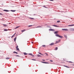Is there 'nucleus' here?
<instances>
[{
    "instance_id": "1",
    "label": "nucleus",
    "mask_w": 74,
    "mask_h": 74,
    "mask_svg": "<svg viewBox=\"0 0 74 74\" xmlns=\"http://www.w3.org/2000/svg\"><path fill=\"white\" fill-rule=\"evenodd\" d=\"M49 31H53V32H55V29H49Z\"/></svg>"
},
{
    "instance_id": "2",
    "label": "nucleus",
    "mask_w": 74,
    "mask_h": 74,
    "mask_svg": "<svg viewBox=\"0 0 74 74\" xmlns=\"http://www.w3.org/2000/svg\"><path fill=\"white\" fill-rule=\"evenodd\" d=\"M53 26H54V27H59V26L58 25H53Z\"/></svg>"
},
{
    "instance_id": "3",
    "label": "nucleus",
    "mask_w": 74,
    "mask_h": 74,
    "mask_svg": "<svg viewBox=\"0 0 74 74\" xmlns=\"http://www.w3.org/2000/svg\"><path fill=\"white\" fill-rule=\"evenodd\" d=\"M55 44V43L53 42L51 43V44H49V45H53Z\"/></svg>"
},
{
    "instance_id": "4",
    "label": "nucleus",
    "mask_w": 74,
    "mask_h": 74,
    "mask_svg": "<svg viewBox=\"0 0 74 74\" xmlns=\"http://www.w3.org/2000/svg\"><path fill=\"white\" fill-rule=\"evenodd\" d=\"M62 30H65V31H68V29H62Z\"/></svg>"
},
{
    "instance_id": "5",
    "label": "nucleus",
    "mask_w": 74,
    "mask_h": 74,
    "mask_svg": "<svg viewBox=\"0 0 74 74\" xmlns=\"http://www.w3.org/2000/svg\"><path fill=\"white\" fill-rule=\"evenodd\" d=\"M3 11H5V12H8V11H9V10H4Z\"/></svg>"
},
{
    "instance_id": "6",
    "label": "nucleus",
    "mask_w": 74,
    "mask_h": 74,
    "mask_svg": "<svg viewBox=\"0 0 74 74\" xmlns=\"http://www.w3.org/2000/svg\"><path fill=\"white\" fill-rule=\"evenodd\" d=\"M74 26V24H72L71 25H68V26Z\"/></svg>"
},
{
    "instance_id": "7",
    "label": "nucleus",
    "mask_w": 74,
    "mask_h": 74,
    "mask_svg": "<svg viewBox=\"0 0 74 74\" xmlns=\"http://www.w3.org/2000/svg\"><path fill=\"white\" fill-rule=\"evenodd\" d=\"M3 26H4L5 27H7V25L6 24H3Z\"/></svg>"
},
{
    "instance_id": "8",
    "label": "nucleus",
    "mask_w": 74,
    "mask_h": 74,
    "mask_svg": "<svg viewBox=\"0 0 74 74\" xmlns=\"http://www.w3.org/2000/svg\"><path fill=\"white\" fill-rule=\"evenodd\" d=\"M58 33V31H57L54 32V34H57Z\"/></svg>"
},
{
    "instance_id": "9",
    "label": "nucleus",
    "mask_w": 74,
    "mask_h": 74,
    "mask_svg": "<svg viewBox=\"0 0 74 74\" xmlns=\"http://www.w3.org/2000/svg\"><path fill=\"white\" fill-rule=\"evenodd\" d=\"M64 67H67V68H70V67L69 66H66V65H64Z\"/></svg>"
},
{
    "instance_id": "10",
    "label": "nucleus",
    "mask_w": 74,
    "mask_h": 74,
    "mask_svg": "<svg viewBox=\"0 0 74 74\" xmlns=\"http://www.w3.org/2000/svg\"><path fill=\"white\" fill-rule=\"evenodd\" d=\"M11 11H12V12H15L16 11V10H11Z\"/></svg>"
},
{
    "instance_id": "11",
    "label": "nucleus",
    "mask_w": 74,
    "mask_h": 74,
    "mask_svg": "<svg viewBox=\"0 0 74 74\" xmlns=\"http://www.w3.org/2000/svg\"><path fill=\"white\" fill-rule=\"evenodd\" d=\"M19 27H20V26L16 27L15 28V29H18V28H19Z\"/></svg>"
},
{
    "instance_id": "12",
    "label": "nucleus",
    "mask_w": 74,
    "mask_h": 74,
    "mask_svg": "<svg viewBox=\"0 0 74 74\" xmlns=\"http://www.w3.org/2000/svg\"><path fill=\"white\" fill-rule=\"evenodd\" d=\"M58 37H59L60 38H62L63 36H61L60 35H59V36H58Z\"/></svg>"
},
{
    "instance_id": "13",
    "label": "nucleus",
    "mask_w": 74,
    "mask_h": 74,
    "mask_svg": "<svg viewBox=\"0 0 74 74\" xmlns=\"http://www.w3.org/2000/svg\"><path fill=\"white\" fill-rule=\"evenodd\" d=\"M41 27V26H39L36 27H35V28H37L38 27Z\"/></svg>"
},
{
    "instance_id": "14",
    "label": "nucleus",
    "mask_w": 74,
    "mask_h": 74,
    "mask_svg": "<svg viewBox=\"0 0 74 74\" xmlns=\"http://www.w3.org/2000/svg\"><path fill=\"white\" fill-rule=\"evenodd\" d=\"M24 55H27V53H24Z\"/></svg>"
},
{
    "instance_id": "15",
    "label": "nucleus",
    "mask_w": 74,
    "mask_h": 74,
    "mask_svg": "<svg viewBox=\"0 0 74 74\" xmlns=\"http://www.w3.org/2000/svg\"><path fill=\"white\" fill-rule=\"evenodd\" d=\"M25 31H26V30L24 29V30H22V31H21V32H25Z\"/></svg>"
},
{
    "instance_id": "16",
    "label": "nucleus",
    "mask_w": 74,
    "mask_h": 74,
    "mask_svg": "<svg viewBox=\"0 0 74 74\" xmlns=\"http://www.w3.org/2000/svg\"><path fill=\"white\" fill-rule=\"evenodd\" d=\"M37 57H41V56H40V55L38 54L37 55Z\"/></svg>"
},
{
    "instance_id": "17",
    "label": "nucleus",
    "mask_w": 74,
    "mask_h": 74,
    "mask_svg": "<svg viewBox=\"0 0 74 74\" xmlns=\"http://www.w3.org/2000/svg\"><path fill=\"white\" fill-rule=\"evenodd\" d=\"M56 36L57 37H59V35L58 34H57L56 35Z\"/></svg>"
},
{
    "instance_id": "18",
    "label": "nucleus",
    "mask_w": 74,
    "mask_h": 74,
    "mask_svg": "<svg viewBox=\"0 0 74 74\" xmlns=\"http://www.w3.org/2000/svg\"><path fill=\"white\" fill-rule=\"evenodd\" d=\"M16 37L14 39V41H16Z\"/></svg>"
},
{
    "instance_id": "19",
    "label": "nucleus",
    "mask_w": 74,
    "mask_h": 74,
    "mask_svg": "<svg viewBox=\"0 0 74 74\" xmlns=\"http://www.w3.org/2000/svg\"><path fill=\"white\" fill-rule=\"evenodd\" d=\"M71 31H74V29H71Z\"/></svg>"
},
{
    "instance_id": "20",
    "label": "nucleus",
    "mask_w": 74,
    "mask_h": 74,
    "mask_svg": "<svg viewBox=\"0 0 74 74\" xmlns=\"http://www.w3.org/2000/svg\"><path fill=\"white\" fill-rule=\"evenodd\" d=\"M4 31H8V29H5L4 30Z\"/></svg>"
},
{
    "instance_id": "21",
    "label": "nucleus",
    "mask_w": 74,
    "mask_h": 74,
    "mask_svg": "<svg viewBox=\"0 0 74 74\" xmlns=\"http://www.w3.org/2000/svg\"><path fill=\"white\" fill-rule=\"evenodd\" d=\"M69 63H73V62H72L69 61Z\"/></svg>"
},
{
    "instance_id": "22",
    "label": "nucleus",
    "mask_w": 74,
    "mask_h": 74,
    "mask_svg": "<svg viewBox=\"0 0 74 74\" xmlns=\"http://www.w3.org/2000/svg\"><path fill=\"white\" fill-rule=\"evenodd\" d=\"M59 43V42L56 41V43H55V44H57V43Z\"/></svg>"
},
{
    "instance_id": "23",
    "label": "nucleus",
    "mask_w": 74,
    "mask_h": 74,
    "mask_svg": "<svg viewBox=\"0 0 74 74\" xmlns=\"http://www.w3.org/2000/svg\"><path fill=\"white\" fill-rule=\"evenodd\" d=\"M42 47H45V45H42Z\"/></svg>"
},
{
    "instance_id": "24",
    "label": "nucleus",
    "mask_w": 74,
    "mask_h": 74,
    "mask_svg": "<svg viewBox=\"0 0 74 74\" xmlns=\"http://www.w3.org/2000/svg\"><path fill=\"white\" fill-rule=\"evenodd\" d=\"M33 26V25H29L28 26V27H31V26Z\"/></svg>"
},
{
    "instance_id": "25",
    "label": "nucleus",
    "mask_w": 74,
    "mask_h": 74,
    "mask_svg": "<svg viewBox=\"0 0 74 74\" xmlns=\"http://www.w3.org/2000/svg\"><path fill=\"white\" fill-rule=\"evenodd\" d=\"M16 49L17 51H19V48H17Z\"/></svg>"
},
{
    "instance_id": "26",
    "label": "nucleus",
    "mask_w": 74,
    "mask_h": 74,
    "mask_svg": "<svg viewBox=\"0 0 74 74\" xmlns=\"http://www.w3.org/2000/svg\"><path fill=\"white\" fill-rule=\"evenodd\" d=\"M10 59V58H8V57H7V58H6V59Z\"/></svg>"
},
{
    "instance_id": "27",
    "label": "nucleus",
    "mask_w": 74,
    "mask_h": 74,
    "mask_svg": "<svg viewBox=\"0 0 74 74\" xmlns=\"http://www.w3.org/2000/svg\"><path fill=\"white\" fill-rule=\"evenodd\" d=\"M58 49V47H56L55 48V50H57Z\"/></svg>"
},
{
    "instance_id": "28",
    "label": "nucleus",
    "mask_w": 74,
    "mask_h": 74,
    "mask_svg": "<svg viewBox=\"0 0 74 74\" xmlns=\"http://www.w3.org/2000/svg\"><path fill=\"white\" fill-rule=\"evenodd\" d=\"M64 37L66 38H67V36L66 35H64Z\"/></svg>"
},
{
    "instance_id": "29",
    "label": "nucleus",
    "mask_w": 74,
    "mask_h": 74,
    "mask_svg": "<svg viewBox=\"0 0 74 74\" xmlns=\"http://www.w3.org/2000/svg\"><path fill=\"white\" fill-rule=\"evenodd\" d=\"M32 60H34V61H36V60H35V59H32Z\"/></svg>"
},
{
    "instance_id": "30",
    "label": "nucleus",
    "mask_w": 74,
    "mask_h": 74,
    "mask_svg": "<svg viewBox=\"0 0 74 74\" xmlns=\"http://www.w3.org/2000/svg\"><path fill=\"white\" fill-rule=\"evenodd\" d=\"M45 63L46 64H49V63L48 62H45Z\"/></svg>"
},
{
    "instance_id": "31",
    "label": "nucleus",
    "mask_w": 74,
    "mask_h": 74,
    "mask_svg": "<svg viewBox=\"0 0 74 74\" xmlns=\"http://www.w3.org/2000/svg\"><path fill=\"white\" fill-rule=\"evenodd\" d=\"M15 34H14L12 36V37H14L15 36Z\"/></svg>"
},
{
    "instance_id": "32",
    "label": "nucleus",
    "mask_w": 74,
    "mask_h": 74,
    "mask_svg": "<svg viewBox=\"0 0 74 74\" xmlns=\"http://www.w3.org/2000/svg\"><path fill=\"white\" fill-rule=\"evenodd\" d=\"M29 54V55H32V53H29V54Z\"/></svg>"
},
{
    "instance_id": "33",
    "label": "nucleus",
    "mask_w": 74,
    "mask_h": 74,
    "mask_svg": "<svg viewBox=\"0 0 74 74\" xmlns=\"http://www.w3.org/2000/svg\"><path fill=\"white\" fill-rule=\"evenodd\" d=\"M16 49L18 48V46H17L16 47Z\"/></svg>"
},
{
    "instance_id": "34",
    "label": "nucleus",
    "mask_w": 74,
    "mask_h": 74,
    "mask_svg": "<svg viewBox=\"0 0 74 74\" xmlns=\"http://www.w3.org/2000/svg\"><path fill=\"white\" fill-rule=\"evenodd\" d=\"M32 57H34V55L32 54Z\"/></svg>"
},
{
    "instance_id": "35",
    "label": "nucleus",
    "mask_w": 74,
    "mask_h": 74,
    "mask_svg": "<svg viewBox=\"0 0 74 74\" xmlns=\"http://www.w3.org/2000/svg\"><path fill=\"white\" fill-rule=\"evenodd\" d=\"M39 54H40V55H44L41 53H39Z\"/></svg>"
},
{
    "instance_id": "36",
    "label": "nucleus",
    "mask_w": 74,
    "mask_h": 74,
    "mask_svg": "<svg viewBox=\"0 0 74 74\" xmlns=\"http://www.w3.org/2000/svg\"><path fill=\"white\" fill-rule=\"evenodd\" d=\"M30 18V19H34V18Z\"/></svg>"
},
{
    "instance_id": "37",
    "label": "nucleus",
    "mask_w": 74,
    "mask_h": 74,
    "mask_svg": "<svg viewBox=\"0 0 74 74\" xmlns=\"http://www.w3.org/2000/svg\"><path fill=\"white\" fill-rule=\"evenodd\" d=\"M42 63H45V62H42Z\"/></svg>"
},
{
    "instance_id": "38",
    "label": "nucleus",
    "mask_w": 74,
    "mask_h": 74,
    "mask_svg": "<svg viewBox=\"0 0 74 74\" xmlns=\"http://www.w3.org/2000/svg\"><path fill=\"white\" fill-rule=\"evenodd\" d=\"M60 22V21H57V22Z\"/></svg>"
},
{
    "instance_id": "39",
    "label": "nucleus",
    "mask_w": 74,
    "mask_h": 74,
    "mask_svg": "<svg viewBox=\"0 0 74 74\" xmlns=\"http://www.w3.org/2000/svg\"><path fill=\"white\" fill-rule=\"evenodd\" d=\"M43 7H45V8H47L45 7V6H44Z\"/></svg>"
},
{
    "instance_id": "40",
    "label": "nucleus",
    "mask_w": 74,
    "mask_h": 74,
    "mask_svg": "<svg viewBox=\"0 0 74 74\" xmlns=\"http://www.w3.org/2000/svg\"><path fill=\"white\" fill-rule=\"evenodd\" d=\"M50 62H53V61H52V60H50Z\"/></svg>"
},
{
    "instance_id": "41",
    "label": "nucleus",
    "mask_w": 74,
    "mask_h": 74,
    "mask_svg": "<svg viewBox=\"0 0 74 74\" xmlns=\"http://www.w3.org/2000/svg\"><path fill=\"white\" fill-rule=\"evenodd\" d=\"M45 53V54H46L47 55V56H48V54H47V53Z\"/></svg>"
},
{
    "instance_id": "42",
    "label": "nucleus",
    "mask_w": 74,
    "mask_h": 74,
    "mask_svg": "<svg viewBox=\"0 0 74 74\" xmlns=\"http://www.w3.org/2000/svg\"><path fill=\"white\" fill-rule=\"evenodd\" d=\"M50 1H53V0H49Z\"/></svg>"
},
{
    "instance_id": "43",
    "label": "nucleus",
    "mask_w": 74,
    "mask_h": 74,
    "mask_svg": "<svg viewBox=\"0 0 74 74\" xmlns=\"http://www.w3.org/2000/svg\"><path fill=\"white\" fill-rule=\"evenodd\" d=\"M0 15H3V14H1V13H0Z\"/></svg>"
},
{
    "instance_id": "44",
    "label": "nucleus",
    "mask_w": 74,
    "mask_h": 74,
    "mask_svg": "<svg viewBox=\"0 0 74 74\" xmlns=\"http://www.w3.org/2000/svg\"><path fill=\"white\" fill-rule=\"evenodd\" d=\"M60 40H59L58 42H60Z\"/></svg>"
},
{
    "instance_id": "45",
    "label": "nucleus",
    "mask_w": 74,
    "mask_h": 74,
    "mask_svg": "<svg viewBox=\"0 0 74 74\" xmlns=\"http://www.w3.org/2000/svg\"><path fill=\"white\" fill-rule=\"evenodd\" d=\"M16 56H19V55H16Z\"/></svg>"
},
{
    "instance_id": "46",
    "label": "nucleus",
    "mask_w": 74,
    "mask_h": 74,
    "mask_svg": "<svg viewBox=\"0 0 74 74\" xmlns=\"http://www.w3.org/2000/svg\"><path fill=\"white\" fill-rule=\"evenodd\" d=\"M15 53H16V54H17L18 53H17V52H16Z\"/></svg>"
},
{
    "instance_id": "47",
    "label": "nucleus",
    "mask_w": 74,
    "mask_h": 74,
    "mask_svg": "<svg viewBox=\"0 0 74 74\" xmlns=\"http://www.w3.org/2000/svg\"><path fill=\"white\" fill-rule=\"evenodd\" d=\"M16 53V52H15V51H14V53Z\"/></svg>"
},
{
    "instance_id": "48",
    "label": "nucleus",
    "mask_w": 74,
    "mask_h": 74,
    "mask_svg": "<svg viewBox=\"0 0 74 74\" xmlns=\"http://www.w3.org/2000/svg\"><path fill=\"white\" fill-rule=\"evenodd\" d=\"M43 60V61H45V60Z\"/></svg>"
},
{
    "instance_id": "49",
    "label": "nucleus",
    "mask_w": 74,
    "mask_h": 74,
    "mask_svg": "<svg viewBox=\"0 0 74 74\" xmlns=\"http://www.w3.org/2000/svg\"><path fill=\"white\" fill-rule=\"evenodd\" d=\"M32 44H33V42H32Z\"/></svg>"
},
{
    "instance_id": "50",
    "label": "nucleus",
    "mask_w": 74,
    "mask_h": 74,
    "mask_svg": "<svg viewBox=\"0 0 74 74\" xmlns=\"http://www.w3.org/2000/svg\"><path fill=\"white\" fill-rule=\"evenodd\" d=\"M13 38V36H12V37H11L12 38Z\"/></svg>"
},
{
    "instance_id": "51",
    "label": "nucleus",
    "mask_w": 74,
    "mask_h": 74,
    "mask_svg": "<svg viewBox=\"0 0 74 74\" xmlns=\"http://www.w3.org/2000/svg\"><path fill=\"white\" fill-rule=\"evenodd\" d=\"M9 30H12V29H9Z\"/></svg>"
}]
</instances>
